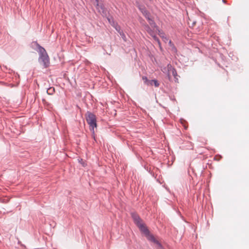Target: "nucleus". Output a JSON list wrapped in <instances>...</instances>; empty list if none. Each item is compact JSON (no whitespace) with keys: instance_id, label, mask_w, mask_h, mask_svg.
I'll return each mask as SVG.
<instances>
[{"instance_id":"nucleus-1","label":"nucleus","mask_w":249,"mask_h":249,"mask_svg":"<svg viewBox=\"0 0 249 249\" xmlns=\"http://www.w3.org/2000/svg\"><path fill=\"white\" fill-rule=\"evenodd\" d=\"M139 8L143 15L147 19L149 24L151 26V29L148 26H145V29L153 37L154 40L158 43L161 49L160 43L158 38L155 35V32L158 30L157 27L154 21L150 18V13L147 11L145 7L143 6H139Z\"/></svg>"},{"instance_id":"nucleus-2","label":"nucleus","mask_w":249,"mask_h":249,"mask_svg":"<svg viewBox=\"0 0 249 249\" xmlns=\"http://www.w3.org/2000/svg\"><path fill=\"white\" fill-rule=\"evenodd\" d=\"M132 217L135 223L139 228L141 231L145 234L147 239L151 242L155 243L159 247H160V244L159 242V241L155 239V238L154 237L153 235L150 234L149 233L148 229L145 227L144 224L143 223L142 220L140 218V217L137 214L135 213H132Z\"/></svg>"},{"instance_id":"nucleus-3","label":"nucleus","mask_w":249,"mask_h":249,"mask_svg":"<svg viewBox=\"0 0 249 249\" xmlns=\"http://www.w3.org/2000/svg\"><path fill=\"white\" fill-rule=\"evenodd\" d=\"M39 53V62L43 64L44 68H47L50 64L49 57L46 50L42 47L38 48Z\"/></svg>"},{"instance_id":"nucleus-4","label":"nucleus","mask_w":249,"mask_h":249,"mask_svg":"<svg viewBox=\"0 0 249 249\" xmlns=\"http://www.w3.org/2000/svg\"><path fill=\"white\" fill-rule=\"evenodd\" d=\"M86 120L89 125L90 129L94 132V128L97 126L95 116L90 112H88L86 114Z\"/></svg>"},{"instance_id":"nucleus-5","label":"nucleus","mask_w":249,"mask_h":249,"mask_svg":"<svg viewBox=\"0 0 249 249\" xmlns=\"http://www.w3.org/2000/svg\"><path fill=\"white\" fill-rule=\"evenodd\" d=\"M163 72H166L168 78L170 79L171 75H173L176 79L175 81L178 82L177 73L176 70L170 64H168L166 68H165L162 70Z\"/></svg>"},{"instance_id":"nucleus-6","label":"nucleus","mask_w":249,"mask_h":249,"mask_svg":"<svg viewBox=\"0 0 249 249\" xmlns=\"http://www.w3.org/2000/svg\"><path fill=\"white\" fill-rule=\"evenodd\" d=\"M96 8L98 9L99 12L102 14L103 15H106V11L102 5H100L98 3V0H96Z\"/></svg>"},{"instance_id":"nucleus-7","label":"nucleus","mask_w":249,"mask_h":249,"mask_svg":"<svg viewBox=\"0 0 249 249\" xmlns=\"http://www.w3.org/2000/svg\"><path fill=\"white\" fill-rule=\"evenodd\" d=\"M153 84L154 85V86L156 87H158L159 86V84L157 80H152L149 81V85H153Z\"/></svg>"},{"instance_id":"nucleus-8","label":"nucleus","mask_w":249,"mask_h":249,"mask_svg":"<svg viewBox=\"0 0 249 249\" xmlns=\"http://www.w3.org/2000/svg\"><path fill=\"white\" fill-rule=\"evenodd\" d=\"M113 24H112V26L115 28V29L119 32L120 33V34L121 35V28L119 26H118L117 25V24L116 23H115V22H113Z\"/></svg>"},{"instance_id":"nucleus-9","label":"nucleus","mask_w":249,"mask_h":249,"mask_svg":"<svg viewBox=\"0 0 249 249\" xmlns=\"http://www.w3.org/2000/svg\"><path fill=\"white\" fill-rule=\"evenodd\" d=\"M54 92V88L51 87L48 89L47 93L49 94H53Z\"/></svg>"},{"instance_id":"nucleus-10","label":"nucleus","mask_w":249,"mask_h":249,"mask_svg":"<svg viewBox=\"0 0 249 249\" xmlns=\"http://www.w3.org/2000/svg\"><path fill=\"white\" fill-rule=\"evenodd\" d=\"M142 79L144 81L145 83H146L148 85H149V81L148 80V79L146 77L143 76Z\"/></svg>"},{"instance_id":"nucleus-11","label":"nucleus","mask_w":249,"mask_h":249,"mask_svg":"<svg viewBox=\"0 0 249 249\" xmlns=\"http://www.w3.org/2000/svg\"><path fill=\"white\" fill-rule=\"evenodd\" d=\"M159 35L160 36L162 37V38H163L164 37H165L166 36H165V34L163 33H162V32H160V31H159Z\"/></svg>"},{"instance_id":"nucleus-12","label":"nucleus","mask_w":249,"mask_h":249,"mask_svg":"<svg viewBox=\"0 0 249 249\" xmlns=\"http://www.w3.org/2000/svg\"><path fill=\"white\" fill-rule=\"evenodd\" d=\"M107 20L108 21V22L112 25V24H113V22H114L112 19H111L109 18H107Z\"/></svg>"},{"instance_id":"nucleus-13","label":"nucleus","mask_w":249,"mask_h":249,"mask_svg":"<svg viewBox=\"0 0 249 249\" xmlns=\"http://www.w3.org/2000/svg\"><path fill=\"white\" fill-rule=\"evenodd\" d=\"M162 39H163V41H164L165 42H166L168 40V38L166 37V36H165V37L162 38Z\"/></svg>"},{"instance_id":"nucleus-14","label":"nucleus","mask_w":249,"mask_h":249,"mask_svg":"<svg viewBox=\"0 0 249 249\" xmlns=\"http://www.w3.org/2000/svg\"><path fill=\"white\" fill-rule=\"evenodd\" d=\"M169 44H170L171 46H172V45H173V44H172V42H171V40H170V41H169Z\"/></svg>"},{"instance_id":"nucleus-15","label":"nucleus","mask_w":249,"mask_h":249,"mask_svg":"<svg viewBox=\"0 0 249 249\" xmlns=\"http://www.w3.org/2000/svg\"><path fill=\"white\" fill-rule=\"evenodd\" d=\"M169 44H170L171 46H172V45H173V44H172V42H171V40H170V41H169Z\"/></svg>"}]
</instances>
